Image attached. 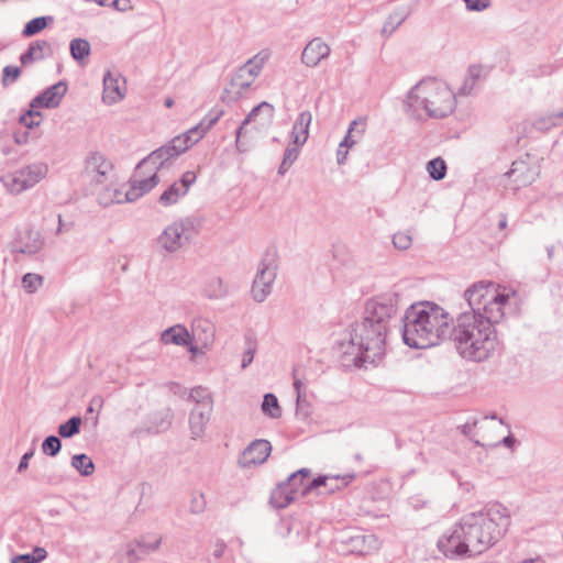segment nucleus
<instances>
[{"instance_id": "obj_1", "label": "nucleus", "mask_w": 563, "mask_h": 563, "mask_svg": "<svg viewBox=\"0 0 563 563\" xmlns=\"http://www.w3.org/2000/svg\"><path fill=\"white\" fill-rule=\"evenodd\" d=\"M468 310L453 320L449 339L465 361L482 363L500 355L503 343L495 328L505 317L509 294L492 282L473 284L464 291Z\"/></svg>"}, {"instance_id": "obj_55", "label": "nucleus", "mask_w": 563, "mask_h": 563, "mask_svg": "<svg viewBox=\"0 0 563 563\" xmlns=\"http://www.w3.org/2000/svg\"><path fill=\"white\" fill-rule=\"evenodd\" d=\"M483 75V67L479 65H471L467 70V77L472 82L476 84Z\"/></svg>"}, {"instance_id": "obj_38", "label": "nucleus", "mask_w": 563, "mask_h": 563, "mask_svg": "<svg viewBox=\"0 0 563 563\" xmlns=\"http://www.w3.org/2000/svg\"><path fill=\"white\" fill-rule=\"evenodd\" d=\"M158 181L159 179L157 174L153 173L152 175L142 180L133 181L130 187V191H134V194H137L139 199L141 196L153 189L158 184Z\"/></svg>"}, {"instance_id": "obj_53", "label": "nucleus", "mask_w": 563, "mask_h": 563, "mask_svg": "<svg viewBox=\"0 0 563 563\" xmlns=\"http://www.w3.org/2000/svg\"><path fill=\"white\" fill-rule=\"evenodd\" d=\"M255 351H256L255 344L253 342L249 341L247 349L244 351L243 357H242V364H241L242 368H246L253 362Z\"/></svg>"}, {"instance_id": "obj_57", "label": "nucleus", "mask_w": 563, "mask_h": 563, "mask_svg": "<svg viewBox=\"0 0 563 563\" xmlns=\"http://www.w3.org/2000/svg\"><path fill=\"white\" fill-rule=\"evenodd\" d=\"M225 550H227V544L224 543V541L217 540L216 543L213 544V550H212L211 555L213 559L219 560L223 556Z\"/></svg>"}, {"instance_id": "obj_56", "label": "nucleus", "mask_w": 563, "mask_h": 563, "mask_svg": "<svg viewBox=\"0 0 563 563\" xmlns=\"http://www.w3.org/2000/svg\"><path fill=\"white\" fill-rule=\"evenodd\" d=\"M33 563H40L47 558V551L44 548L35 547L32 553H29Z\"/></svg>"}, {"instance_id": "obj_12", "label": "nucleus", "mask_w": 563, "mask_h": 563, "mask_svg": "<svg viewBox=\"0 0 563 563\" xmlns=\"http://www.w3.org/2000/svg\"><path fill=\"white\" fill-rule=\"evenodd\" d=\"M271 452L272 445L269 441L264 439L254 440L241 453L238 464L242 468H251L261 465L266 462Z\"/></svg>"}, {"instance_id": "obj_5", "label": "nucleus", "mask_w": 563, "mask_h": 563, "mask_svg": "<svg viewBox=\"0 0 563 563\" xmlns=\"http://www.w3.org/2000/svg\"><path fill=\"white\" fill-rule=\"evenodd\" d=\"M455 106V93L437 78L421 79L409 90L405 101L406 112L417 119H421L422 113L434 119L445 118Z\"/></svg>"}, {"instance_id": "obj_4", "label": "nucleus", "mask_w": 563, "mask_h": 563, "mask_svg": "<svg viewBox=\"0 0 563 563\" xmlns=\"http://www.w3.org/2000/svg\"><path fill=\"white\" fill-rule=\"evenodd\" d=\"M401 334L406 345L428 349L449 339L453 319L450 313L433 302L410 306L402 317Z\"/></svg>"}, {"instance_id": "obj_35", "label": "nucleus", "mask_w": 563, "mask_h": 563, "mask_svg": "<svg viewBox=\"0 0 563 563\" xmlns=\"http://www.w3.org/2000/svg\"><path fill=\"white\" fill-rule=\"evenodd\" d=\"M300 147L301 146H297L292 143L288 144L284 152L283 161L278 167V175L284 176L289 170L299 156Z\"/></svg>"}, {"instance_id": "obj_28", "label": "nucleus", "mask_w": 563, "mask_h": 563, "mask_svg": "<svg viewBox=\"0 0 563 563\" xmlns=\"http://www.w3.org/2000/svg\"><path fill=\"white\" fill-rule=\"evenodd\" d=\"M48 45L45 41H36L30 45V47L21 54L20 62L22 65H29L36 60L44 58Z\"/></svg>"}, {"instance_id": "obj_45", "label": "nucleus", "mask_w": 563, "mask_h": 563, "mask_svg": "<svg viewBox=\"0 0 563 563\" xmlns=\"http://www.w3.org/2000/svg\"><path fill=\"white\" fill-rule=\"evenodd\" d=\"M134 543L139 548L140 553L145 555L158 550L162 543V537H155L152 541L146 540V537H141L140 539L135 540Z\"/></svg>"}, {"instance_id": "obj_44", "label": "nucleus", "mask_w": 563, "mask_h": 563, "mask_svg": "<svg viewBox=\"0 0 563 563\" xmlns=\"http://www.w3.org/2000/svg\"><path fill=\"white\" fill-rule=\"evenodd\" d=\"M62 449V441L56 435H48L42 443V452L51 457L56 456Z\"/></svg>"}, {"instance_id": "obj_7", "label": "nucleus", "mask_w": 563, "mask_h": 563, "mask_svg": "<svg viewBox=\"0 0 563 563\" xmlns=\"http://www.w3.org/2000/svg\"><path fill=\"white\" fill-rule=\"evenodd\" d=\"M269 56V52L263 49L250 58L233 74L227 91L234 98L242 97L252 87Z\"/></svg>"}, {"instance_id": "obj_30", "label": "nucleus", "mask_w": 563, "mask_h": 563, "mask_svg": "<svg viewBox=\"0 0 563 563\" xmlns=\"http://www.w3.org/2000/svg\"><path fill=\"white\" fill-rule=\"evenodd\" d=\"M310 470L309 468H300L299 471L289 475L284 484H288L289 488H294V495L297 497L306 496L308 493H303V487L310 481Z\"/></svg>"}, {"instance_id": "obj_3", "label": "nucleus", "mask_w": 563, "mask_h": 563, "mask_svg": "<svg viewBox=\"0 0 563 563\" xmlns=\"http://www.w3.org/2000/svg\"><path fill=\"white\" fill-rule=\"evenodd\" d=\"M509 525L507 508L493 505L486 511L464 516L442 534L437 545L451 560L476 556L496 544Z\"/></svg>"}, {"instance_id": "obj_49", "label": "nucleus", "mask_w": 563, "mask_h": 563, "mask_svg": "<svg viewBox=\"0 0 563 563\" xmlns=\"http://www.w3.org/2000/svg\"><path fill=\"white\" fill-rule=\"evenodd\" d=\"M190 512L195 515H199L205 511L206 509V499L203 494L201 493H194L191 495L190 499Z\"/></svg>"}, {"instance_id": "obj_6", "label": "nucleus", "mask_w": 563, "mask_h": 563, "mask_svg": "<svg viewBox=\"0 0 563 563\" xmlns=\"http://www.w3.org/2000/svg\"><path fill=\"white\" fill-rule=\"evenodd\" d=\"M201 228L196 217H185L168 224L157 238L158 246L167 253H176L188 246Z\"/></svg>"}, {"instance_id": "obj_13", "label": "nucleus", "mask_w": 563, "mask_h": 563, "mask_svg": "<svg viewBox=\"0 0 563 563\" xmlns=\"http://www.w3.org/2000/svg\"><path fill=\"white\" fill-rule=\"evenodd\" d=\"M126 81L118 71L108 70L103 76L102 101L114 104L125 97Z\"/></svg>"}, {"instance_id": "obj_14", "label": "nucleus", "mask_w": 563, "mask_h": 563, "mask_svg": "<svg viewBox=\"0 0 563 563\" xmlns=\"http://www.w3.org/2000/svg\"><path fill=\"white\" fill-rule=\"evenodd\" d=\"M112 163L99 152L91 153L86 159L85 173L91 183L104 184L112 170Z\"/></svg>"}, {"instance_id": "obj_51", "label": "nucleus", "mask_w": 563, "mask_h": 563, "mask_svg": "<svg viewBox=\"0 0 563 563\" xmlns=\"http://www.w3.org/2000/svg\"><path fill=\"white\" fill-rule=\"evenodd\" d=\"M477 423H478V420L473 419L472 421H467L463 426L459 427V430L461 431L462 434H464L465 437H468L475 445L484 446V444L479 440L472 438L473 430H474V428H476Z\"/></svg>"}, {"instance_id": "obj_43", "label": "nucleus", "mask_w": 563, "mask_h": 563, "mask_svg": "<svg viewBox=\"0 0 563 563\" xmlns=\"http://www.w3.org/2000/svg\"><path fill=\"white\" fill-rule=\"evenodd\" d=\"M189 399L195 401L196 406H205L209 404L213 407V399L210 393L201 386H196L190 390Z\"/></svg>"}, {"instance_id": "obj_52", "label": "nucleus", "mask_w": 563, "mask_h": 563, "mask_svg": "<svg viewBox=\"0 0 563 563\" xmlns=\"http://www.w3.org/2000/svg\"><path fill=\"white\" fill-rule=\"evenodd\" d=\"M468 11H484L490 7L489 0H463Z\"/></svg>"}, {"instance_id": "obj_8", "label": "nucleus", "mask_w": 563, "mask_h": 563, "mask_svg": "<svg viewBox=\"0 0 563 563\" xmlns=\"http://www.w3.org/2000/svg\"><path fill=\"white\" fill-rule=\"evenodd\" d=\"M67 92V84L58 81L51 87L46 88L43 92L36 96L30 103L31 109L21 117L20 122L27 128L38 126L41 123V112L34 110L37 108H56L60 104L64 96Z\"/></svg>"}, {"instance_id": "obj_62", "label": "nucleus", "mask_w": 563, "mask_h": 563, "mask_svg": "<svg viewBox=\"0 0 563 563\" xmlns=\"http://www.w3.org/2000/svg\"><path fill=\"white\" fill-rule=\"evenodd\" d=\"M140 550H136L133 545V543H130L128 545V550H126V555L130 560L131 563H134L136 562L137 560L141 559V555H140Z\"/></svg>"}, {"instance_id": "obj_19", "label": "nucleus", "mask_w": 563, "mask_h": 563, "mask_svg": "<svg viewBox=\"0 0 563 563\" xmlns=\"http://www.w3.org/2000/svg\"><path fill=\"white\" fill-rule=\"evenodd\" d=\"M137 199L134 191L123 190L122 188L107 186L98 194V201L101 206L107 207L112 203L132 202Z\"/></svg>"}, {"instance_id": "obj_37", "label": "nucleus", "mask_w": 563, "mask_h": 563, "mask_svg": "<svg viewBox=\"0 0 563 563\" xmlns=\"http://www.w3.org/2000/svg\"><path fill=\"white\" fill-rule=\"evenodd\" d=\"M70 54L77 62H81L90 54V44L82 37H74L69 45Z\"/></svg>"}, {"instance_id": "obj_36", "label": "nucleus", "mask_w": 563, "mask_h": 563, "mask_svg": "<svg viewBox=\"0 0 563 563\" xmlns=\"http://www.w3.org/2000/svg\"><path fill=\"white\" fill-rule=\"evenodd\" d=\"M407 16L408 11L405 9L393 12L388 16L387 21L383 24L382 34L390 35L391 33H394L397 30V27L407 19Z\"/></svg>"}, {"instance_id": "obj_10", "label": "nucleus", "mask_w": 563, "mask_h": 563, "mask_svg": "<svg viewBox=\"0 0 563 563\" xmlns=\"http://www.w3.org/2000/svg\"><path fill=\"white\" fill-rule=\"evenodd\" d=\"M276 279V265L273 260H263L252 285V297L257 302H263L272 292Z\"/></svg>"}, {"instance_id": "obj_42", "label": "nucleus", "mask_w": 563, "mask_h": 563, "mask_svg": "<svg viewBox=\"0 0 563 563\" xmlns=\"http://www.w3.org/2000/svg\"><path fill=\"white\" fill-rule=\"evenodd\" d=\"M427 170L432 179L441 180L445 177L446 164L441 157H437L428 162Z\"/></svg>"}, {"instance_id": "obj_58", "label": "nucleus", "mask_w": 563, "mask_h": 563, "mask_svg": "<svg viewBox=\"0 0 563 563\" xmlns=\"http://www.w3.org/2000/svg\"><path fill=\"white\" fill-rule=\"evenodd\" d=\"M33 455H34L33 449L22 455L21 461L18 465V470H16L19 473L24 472L29 467V461L33 457Z\"/></svg>"}, {"instance_id": "obj_63", "label": "nucleus", "mask_w": 563, "mask_h": 563, "mask_svg": "<svg viewBox=\"0 0 563 563\" xmlns=\"http://www.w3.org/2000/svg\"><path fill=\"white\" fill-rule=\"evenodd\" d=\"M346 158H347V148L339 146V148L336 151V162H338V164L339 165L345 164Z\"/></svg>"}, {"instance_id": "obj_34", "label": "nucleus", "mask_w": 563, "mask_h": 563, "mask_svg": "<svg viewBox=\"0 0 563 563\" xmlns=\"http://www.w3.org/2000/svg\"><path fill=\"white\" fill-rule=\"evenodd\" d=\"M70 465L81 476H90L95 472V464L92 460L85 453L75 454L71 457Z\"/></svg>"}, {"instance_id": "obj_20", "label": "nucleus", "mask_w": 563, "mask_h": 563, "mask_svg": "<svg viewBox=\"0 0 563 563\" xmlns=\"http://www.w3.org/2000/svg\"><path fill=\"white\" fill-rule=\"evenodd\" d=\"M311 121L312 114L310 111L305 110L298 114L290 131L292 144L302 146L307 142Z\"/></svg>"}, {"instance_id": "obj_27", "label": "nucleus", "mask_w": 563, "mask_h": 563, "mask_svg": "<svg viewBox=\"0 0 563 563\" xmlns=\"http://www.w3.org/2000/svg\"><path fill=\"white\" fill-rule=\"evenodd\" d=\"M275 109L273 104L262 101L260 104L254 107L246 118L243 120V124L247 125L251 122H255L257 118H261L263 123L271 122L274 118Z\"/></svg>"}, {"instance_id": "obj_59", "label": "nucleus", "mask_w": 563, "mask_h": 563, "mask_svg": "<svg viewBox=\"0 0 563 563\" xmlns=\"http://www.w3.org/2000/svg\"><path fill=\"white\" fill-rule=\"evenodd\" d=\"M111 1H112L111 7L120 12H125L132 8L130 0H111Z\"/></svg>"}, {"instance_id": "obj_26", "label": "nucleus", "mask_w": 563, "mask_h": 563, "mask_svg": "<svg viewBox=\"0 0 563 563\" xmlns=\"http://www.w3.org/2000/svg\"><path fill=\"white\" fill-rule=\"evenodd\" d=\"M221 110H211L209 113H207L198 124L192 126L190 129V133L197 136V139L200 141L208 131H210L220 120L222 117Z\"/></svg>"}, {"instance_id": "obj_25", "label": "nucleus", "mask_w": 563, "mask_h": 563, "mask_svg": "<svg viewBox=\"0 0 563 563\" xmlns=\"http://www.w3.org/2000/svg\"><path fill=\"white\" fill-rule=\"evenodd\" d=\"M199 142L197 136L190 133V129L185 133H181L174 139H172L166 146L172 152V154L177 157L178 155L185 153L189 150L194 144Z\"/></svg>"}, {"instance_id": "obj_18", "label": "nucleus", "mask_w": 563, "mask_h": 563, "mask_svg": "<svg viewBox=\"0 0 563 563\" xmlns=\"http://www.w3.org/2000/svg\"><path fill=\"white\" fill-rule=\"evenodd\" d=\"M330 54V46L322 41V37H312L303 48L301 59L309 67L317 66Z\"/></svg>"}, {"instance_id": "obj_50", "label": "nucleus", "mask_w": 563, "mask_h": 563, "mask_svg": "<svg viewBox=\"0 0 563 563\" xmlns=\"http://www.w3.org/2000/svg\"><path fill=\"white\" fill-rule=\"evenodd\" d=\"M21 70L18 66H5L2 70V85L7 86L15 81L19 78Z\"/></svg>"}, {"instance_id": "obj_47", "label": "nucleus", "mask_w": 563, "mask_h": 563, "mask_svg": "<svg viewBox=\"0 0 563 563\" xmlns=\"http://www.w3.org/2000/svg\"><path fill=\"white\" fill-rule=\"evenodd\" d=\"M563 118V112H558L554 114H550L548 117L539 118L534 121L533 125L537 130L540 131H548L551 128L555 126L558 124V120Z\"/></svg>"}, {"instance_id": "obj_29", "label": "nucleus", "mask_w": 563, "mask_h": 563, "mask_svg": "<svg viewBox=\"0 0 563 563\" xmlns=\"http://www.w3.org/2000/svg\"><path fill=\"white\" fill-rule=\"evenodd\" d=\"M48 45L45 41H36L30 45V47L21 54L20 62L22 65H29L36 60L44 58Z\"/></svg>"}, {"instance_id": "obj_16", "label": "nucleus", "mask_w": 563, "mask_h": 563, "mask_svg": "<svg viewBox=\"0 0 563 563\" xmlns=\"http://www.w3.org/2000/svg\"><path fill=\"white\" fill-rule=\"evenodd\" d=\"M213 407L209 404L205 406H195L189 415V429L192 439H199L205 435L207 424L210 421Z\"/></svg>"}, {"instance_id": "obj_64", "label": "nucleus", "mask_w": 563, "mask_h": 563, "mask_svg": "<svg viewBox=\"0 0 563 563\" xmlns=\"http://www.w3.org/2000/svg\"><path fill=\"white\" fill-rule=\"evenodd\" d=\"M11 563H33L30 554H20L12 559Z\"/></svg>"}, {"instance_id": "obj_41", "label": "nucleus", "mask_w": 563, "mask_h": 563, "mask_svg": "<svg viewBox=\"0 0 563 563\" xmlns=\"http://www.w3.org/2000/svg\"><path fill=\"white\" fill-rule=\"evenodd\" d=\"M263 412L269 418L276 419L282 416V409L278 399L274 394L267 393L264 395L262 402Z\"/></svg>"}, {"instance_id": "obj_61", "label": "nucleus", "mask_w": 563, "mask_h": 563, "mask_svg": "<svg viewBox=\"0 0 563 563\" xmlns=\"http://www.w3.org/2000/svg\"><path fill=\"white\" fill-rule=\"evenodd\" d=\"M475 85L476 84L472 82V80L466 76L463 85L459 89V95H462V96L470 95L473 91Z\"/></svg>"}, {"instance_id": "obj_54", "label": "nucleus", "mask_w": 563, "mask_h": 563, "mask_svg": "<svg viewBox=\"0 0 563 563\" xmlns=\"http://www.w3.org/2000/svg\"><path fill=\"white\" fill-rule=\"evenodd\" d=\"M292 376H294V387H295V390L297 394V404H299L306 399V390H305L301 379L297 376L296 369L292 372Z\"/></svg>"}, {"instance_id": "obj_17", "label": "nucleus", "mask_w": 563, "mask_h": 563, "mask_svg": "<svg viewBox=\"0 0 563 563\" xmlns=\"http://www.w3.org/2000/svg\"><path fill=\"white\" fill-rule=\"evenodd\" d=\"M44 246V240L40 232L27 230L12 244V252L24 255H35Z\"/></svg>"}, {"instance_id": "obj_24", "label": "nucleus", "mask_w": 563, "mask_h": 563, "mask_svg": "<svg viewBox=\"0 0 563 563\" xmlns=\"http://www.w3.org/2000/svg\"><path fill=\"white\" fill-rule=\"evenodd\" d=\"M506 176L514 177L518 186H526L534 180L536 172L531 170L526 162L516 161L512 163L510 170L506 173Z\"/></svg>"}, {"instance_id": "obj_48", "label": "nucleus", "mask_w": 563, "mask_h": 563, "mask_svg": "<svg viewBox=\"0 0 563 563\" xmlns=\"http://www.w3.org/2000/svg\"><path fill=\"white\" fill-rule=\"evenodd\" d=\"M393 244L398 250H408L412 244V238L408 232H397L393 236Z\"/></svg>"}, {"instance_id": "obj_2", "label": "nucleus", "mask_w": 563, "mask_h": 563, "mask_svg": "<svg viewBox=\"0 0 563 563\" xmlns=\"http://www.w3.org/2000/svg\"><path fill=\"white\" fill-rule=\"evenodd\" d=\"M398 302L396 292L384 294L366 302L363 319L351 325L349 341L340 344L346 362L366 368L383 360Z\"/></svg>"}, {"instance_id": "obj_15", "label": "nucleus", "mask_w": 563, "mask_h": 563, "mask_svg": "<svg viewBox=\"0 0 563 563\" xmlns=\"http://www.w3.org/2000/svg\"><path fill=\"white\" fill-rule=\"evenodd\" d=\"M196 179L197 175L195 172L188 170L184 173L178 181L173 183L162 192L158 202L164 207L175 205L181 197L187 195L189 187Z\"/></svg>"}, {"instance_id": "obj_40", "label": "nucleus", "mask_w": 563, "mask_h": 563, "mask_svg": "<svg viewBox=\"0 0 563 563\" xmlns=\"http://www.w3.org/2000/svg\"><path fill=\"white\" fill-rule=\"evenodd\" d=\"M53 22L52 16H37L29 21L24 29L22 30L21 35L27 36V35H35L40 32H42L48 23Z\"/></svg>"}, {"instance_id": "obj_31", "label": "nucleus", "mask_w": 563, "mask_h": 563, "mask_svg": "<svg viewBox=\"0 0 563 563\" xmlns=\"http://www.w3.org/2000/svg\"><path fill=\"white\" fill-rule=\"evenodd\" d=\"M365 126V120H354L351 122L346 135L340 143V147H352L357 142V137H361L364 134Z\"/></svg>"}, {"instance_id": "obj_32", "label": "nucleus", "mask_w": 563, "mask_h": 563, "mask_svg": "<svg viewBox=\"0 0 563 563\" xmlns=\"http://www.w3.org/2000/svg\"><path fill=\"white\" fill-rule=\"evenodd\" d=\"M354 547L362 554H367L379 549L380 542L375 534H360L352 538Z\"/></svg>"}, {"instance_id": "obj_23", "label": "nucleus", "mask_w": 563, "mask_h": 563, "mask_svg": "<svg viewBox=\"0 0 563 563\" xmlns=\"http://www.w3.org/2000/svg\"><path fill=\"white\" fill-rule=\"evenodd\" d=\"M297 497L294 495V488H289L288 484H278L271 493L269 503L277 509L286 508Z\"/></svg>"}, {"instance_id": "obj_11", "label": "nucleus", "mask_w": 563, "mask_h": 563, "mask_svg": "<svg viewBox=\"0 0 563 563\" xmlns=\"http://www.w3.org/2000/svg\"><path fill=\"white\" fill-rule=\"evenodd\" d=\"M355 478V474L347 473L344 475H323L312 478L303 487V493H310L312 490H318L319 494H333L336 490L346 487L353 479Z\"/></svg>"}, {"instance_id": "obj_21", "label": "nucleus", "mask_w": 563, "mask_h": 563, "mask_svg": "<svg viewBox=\"0 0 563 563\" xmlns=\"http://www.w3.org/2000/svg\"><path fill=\"white\" fill-rule=\"evenodd\" d=\"M174 157L175 156L172 154V152L168 150V147L165 144V145L161 146L159 148L153 151L145 158H143L139 163L137 168L152 166L154 169V173L157 174L158 170L167 167L169 165L170 159Z\"/></svg>"}, {"instance_id": "obj_60", "label": "nucleus", "mask_w": 563, "mask_h": 563, "mask_svg": "<svg viewBox=\"0 0 563 563\" xmlns=\"http://www.w3.org/2000/svg\"><path fill=\"white\" fill-rule=\"evenodd\" d=\"M246 125L243 124V122L241 123V125L238 128L236 132H235V146H236V150L240 152V153H243L246 151V147L244 146V144L241 142V136L243 134V131L245 129Z\"/></svg>"}, {"instance_id": "obj_39", "label": "nucleus", "mask_w": 563, "mask_h": 563, "mask_svg": "<svg viewBox=\"0 0 563 563\" xmlns=\"http://www.w3.org/2000/svg\"><path fill=\"white\" fill-rule=\"evenodd\" d=\"M81 422L82 420L79 416H74L66 422L59 424L57 429L59 437L68 439L78 434L80 432Z\"/></svg>"}, {"instance_id": "obj_9", "label": "nucleus", "mask_w": 563, "mask_h": 563, "mask_svg": "<svg viewBox=\"0 0 563 563\" xmlns=\"http://www.w3.org/2000/svg\"><path fill=\"white\" fill-rule=\"evenodd\" d=\"M46 173V165L32 164L7 175L3 181L11 194L19 195L34 187L41 179L45 177Z\"/></svg>"}, {"instance_id": "obj_46", "label": "nucleus", "mask_w": 563, "mask_h": 563, "mask_svg": "<svg viewBox=\"0 0 563 563\" xmlns=\"http://www.w3.org/2000/svg\"><path fill=\"white\" fill-rule=\"evenodd\" d=\"M43 284V277L38 274L27 273L22 277L23 288L30 292H35Z\"/></svg>"}, {"instance_id": "obj_33", "label": "nucleus", "mask_w": 563, "mask_h": 563, "mask_svg": "<svg viewBox=\"0 0 563 563\" xmlns=\"http://www.w3.org/2000/svg\"><path fill=\"white\" fill-rule=\"evenodd\" d=\"M202 292L209 299H220L227 295V288L220 277H212L205 284Z\"/></svg>"}, {"instance_id": "obj_22", "label": "nucleus", "mask_w": 563, "mask_h": 563, "mask_svg": "<svg viewBox=\"0 0 563 563\" xmlns=\"http://www.w3.org/2000/svg\"><path fill=\"white\" fill-rule=\"evenodd\" d=\"M161 340L164 344L187 346L191 342V336L184 325L175 324L162 332Z\"/></svg>"}]
</instances>
